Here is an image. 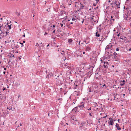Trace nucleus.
<instances>
[{"label": "nucleus", "mask_w": 131, "mask_h": 131, "mask_svg": "<svg viewBox=\"0 0 131 131\" xmlns=\"http://www.w3.org/2000/svg\"><path fill=\"white\" fill-rule=\"evenodd\" d=\"M49 75H50V76H52L53 75L52 73H50Z\"/></svg>", "instance_id": "nucleus-34"}, {"label": "nucleus", "mask_w": 131, "mask_h": 131, "mask_svg": "<svg viewBox=\"0 0 131 131\" xmlns=\"http://www.w3.org/2000/svg\"><path fill=\"white\" fill-rule=\"evenodd\" d=\"M117 54L115 52H114L113 55V56H114V58L116 59L117 57Z\"/></svg>", "instance_id": "nucleus-8"}, {"label": "nucleus", "mask_w": 131, "mask_h": 131, "mask_svg": "<svg viewBox=\"0 0 131 131\" xmlns=\"http://www.w3.org/2000/svg\"><path fill=\"white\" fill-rule=\"evenodd\" d=\"M84 104L83 103H81V104L80 105H79L78 106L79 108H83L84 107Z\"/></svg>", "instance_id": "nucleus-11"}, {"label": "nucleus", "mask_w": 131, "mask_h": 131, "mask_svg": "<svg viewBox=\"0 0 131 131\" xmlns=\"http://www.w3.org/2000/svg\"><path fill=\"white\" fill-rule=\"evenodd\" d=\"M93 17H94V16H93V17H91V19L92 20H93Z\"/></svg>", "instance_id": "nucleus-55"}, {"label": "nucleus", "mask_w": 131, "mask_h": 131, "mask_svg": "<svg viewBox=\"0 0 131 131\" xmlns=\"http://www.w3.org/2000/svg\"><path fill=\"white\" fill-rule=\"evenodd\" d=\"M78 86V85L77 84H76L75 85V86L74 87V89H77V87Z\"/></svg>", "instance_id": "nucleus-26"}, {"label": "nucleus", "mask_w": 131, "mask_h": 131, "mask_svg": "<svg viewBox=\"0 0 131 131\" xmlns=\"http://www.w3.org/2000/svg\"><path fill=\"white\" fill-rule=\"evenodd\" d=\"M125 80H123L122 81H121V82H123V83H125Z\"/></svg>", "instance_id": "nucleus-37"}, {"label": "nucleus", "mask_w": 131, "mask_h": 131, "mask_svg": "<svg viewBox=\"0 0 131 131\" xmlns=\"http://www.w3.org/2000/svg\"><path fill=\"white\" fill-rule=\"evenodd\" d=\"M110 120V121L109 122H114V119H113L112 118H110L109 119Z\"/></svg>", "instance_id": "nucleus-18"}, {"label": "nucleus", "mask_w": 131, "mask_h": 131, "mask_svg": "<svg viewBox=\"0 0 131 131\" xmlns=\"http://www.w3.org/2000/svg\"><path fill=\"white\" fill-rule=\"evenodd\" d=\"M113 16H111V20H112L113 19Z\"/></svg>", "instance_id": "nucleus-43"}, {"label": "nucleus", "mask_w": 131, "mask_h": 131, "mask_svg": "<svg viewBox=\"0 0 131 131\" xmlns=\"http://www.w3.org/2000/svg\"><path fill=\"white\" fill-rule=\"evenodd\" d=\"M23 37H25V34H24L23 35Z\"/></svg>", "instance_id": "nucleus-52"}, {"label": "nucleus", "mask_w": 131, "mask_h": 131, "mask_svg": "<svg viewBox=\"0 0 131 131\" xmlns=\"http://www.w3.org/2000/svg\"><path fill=\"white\" fill-rule=\"evenodd\" d=\"M102 86L103 87H104V86H105V87H106V85L105 84H104L103 85H102Z\"/></svg>", "instance_id": "nucleus-41"}, {"label": "nucleus", "mask_w": 131, "mask_h": 131, "mask_svg": "<svg viewBox=\"0 0 131 131\" xmlns=\"http://www.w3.org/2000/svg\"><path fill=\"white\" fill-rule=\"evenodd\" d=\"M114 3H111V5H114Z\"/></svg>", "instance_id": "nucleus-46"}, {"label": "nucleus", "mask_w": 131, "mask_h": 131, "mask_svg": "<svg viewBox=\"0 0 131 131\" xmlns=\"http://www.w3.org/2000/svg\"><path fill=\"white\" fill-rule=\"evenodd\" d=\"M98 106H99V107H101V108H102V106H101V105H99Z\"/></svg>", "instance_id": "nucleus-59"}, {"label": "nucleus", "mask_w": 131, "mask_h": 131, "mask_svg": "<svg viewBox=\"0 0 131 131\" xmlns=\"http://www.w3.org/2000/svg\"><path fill=\"white\" fill-rule=\"evenodd\" d=\"M108 123L110 124H109L110 125H113V124H114V122H108Z\"/></svg>", "instance_id": "nucleus-14"}, {"label": "nucleus", "mask_w": 131, "mask_h": 131, "mask_svg": "<svg viewBox=\"0 0 131 131\" xmlns=\"http://www.w3.org/2000/svg\"><path fill=\"white\" fill-rule=\"evenodd\" d=\"M125 84V83H120V85L121 86H123Z\"/></svg>", "instance_id": "nucleus-27"}, {"label": "nucleus", "mask_w": 131, "mask_h": 131, "mask_svg": "<svg viewBox=\"0 0 131 131\" xmlns=\"http://www.w3.org/2000/svg\"><path fill=\"white\" fill-rule=\"evenodd\" d=\"M80 11H81L82 9H83V8L85 6L83 4H81V3H80Z\"/></svg>", "instance_id": "nucleus-6"}, {"label": "nucleus", "mask_w": 131, "mask_h": 131, "mask_svg": "<svg viewBox=\"0 0 131 131\" xmlns=\"http://www.w3.org/2000/svg\"><path fill=\"white\" fill-rule=\"evenodd\" d=\"M114 5H115L116 7L117 8H119V5L120 4V3H119L118 2H117L115 1L114 2Z\"/></svg>", "instance_id": "nucleus-2"}, {"label": "nucleus", "mask_w": 131, "mask_h": 131, "mask_svg": "<svg viewBox=\"0 0 131 131\" xmlns=\"http://www.w3.org/2000/svg\"><path fill=\"white\" fill-rule=\"evenodd\" d=\"M120 39H122V40H123V36H122L120 37Z\"/></svg>", "instance_id": "nucleus-30"}, {"label": "nucleus", "mask_w": 131, "mask_h": 131, "mask_svg": "<svg viewBox=\"0 0 131 131\" xmlns=\"http://www.w3.org/2000/svg\"><path fill=\"white\" fill-rule=\"evenodd\" d=\"M75 101L73 102V104H75Z\"/></svg>", "instance_id": "nucleus-62"}, {"label": "nucleus", "mask_w": 131, "mask_h": 131, "mask_svg": "<svg viewBox=\"0 0 131 131\" xmlns=\"http://www.w3.org/2000/svg\"><path fill=\"white\" fill-rule=\"evenodd\" d=\"M15 13L17 14V15L18 16V17L20 15V14L19 12L18 13L17 12H16Z\"/></svg>", "instance_id": "nucleus-20"}, {"label": "nucleus", "mask_w": 131, "mask_h": 131, "mask_svg": "<svg viewBox=\"0 0 131 131\" xmlns=\"http://www.w3.org/2000/svg\"><path fill=\"white\" fill-rule=\"evenodd\" d=\"M112 45H108L105 48V50H106L107 49H109L110 48L112 47Z\"/></svg>", "instance_id": "nucleus-9"}, {"label": "nucleus", "mask_w": 131, "mask_h": 131, "mask_svg": "<svg viewBox=\"0 0 131 131\" xmlns=\"http://www.w3.org/2000/svg\"><path fill=\"white\" fill-rule=\"evenodd\" d=\"M85 50L86 51H89L91 49V47L89 46H85Z\"/></svg>", "instance_id": "nucleus-3"}, {"label": "nucleus", "mask_w": 131, "mask_h": 131, "mask_svg": "<svg viewBox=\"0 0 131 131\" xmlns=\"http://www.w3.org/2000/svg\"><path fill=\"white\" fill-rule=\"evenodd\" d=\"M84 19H83V20L82 21V24H83V22H84Z\"/></svg>", "instance_id": "nucleus-45"}, {"label": "nucleus", "mask_w": 131, "mask_h": 131, "mask_svg": "<svg viewBox=\"0 0 131 131\" xmlns=\"http://www.w3.org/2000/svg\"><path fill=\"white\" fill-rule=\"evenodd\" d=\"M19 46H18V45H17L16 46H15V48L16 49H17V48H19Z\"/></svg>", "instance_id": "nucleus-23"}, {"label": "nucleus", "mask_w": 131, "mask_h": 131, "mask_svg": "<svg viewBox=\"0 0 131 131\" xmlns=\"http://www.w3.org/2000/svg\"><path fill=\"white\" fill-rule=\"evenodd\" d=\"M19 43L20 44H21V45H22V46H21V47H22L24 45H23V43H21V42H19Z\"/></svg>", "instance_id": "nucleus-25"}, {"label": "nucleus", "mask_w": 131, "mask_h": 131, "mask_svg": "<svg viewBox=\"0 0 131 131\" xmlns=\"http://www.w3.org/2000/svg\"><path fill=\"white\" fill-rule=\"evenodd\" d=\"M116 124L115 127L116 128H117V129L119 130H121V128L119 126V124L117 123H116Z\"/></svg>", "instance_id": "nucleus-5"}, {"label": "nucleus", "mask_w": 131, "mask_h": 131, "mask_svg": "<svg viewBox=\"0 0 131 131\" xmlns=\"http://www.w3.org/2000/svg\"><path fill=\"white\" fill-rule=\"evenodd\" d=\"M52 32L53 33H54L55 32V30H54Z\"/></svg>", "instance_id": "nucleus-56"}, {"label": "nucleus", "mask_w": 131, "mask_h": 131, "mask_svg": "<svg viewBox=\"0 0 131 131\" xmlns=\"http://www.w3.org/2000/svg\"><path fill=\"white\" fill-rule=\"evenodd\" d=\"M123 97L124 98H125V97H124V96L125 95V94H124L123 95Z\"/></svg>", "instance_id": "nucleus-58"}, {"label": "nucleus", "mask_w": 131, "mask_h": 131, "mask_svg": "<svg viewBox=\"0 0 131 131\" xmlns=\"http://www.w3.org/2000/svg\"><path fill=\"white\" fill-rule=\"evenodd\" d=\"M104 65H105V64H106V62L105 61H104Z\"/></svg>", "instance_id": "nucleus-48"}, {"label": "nucleus", "mask_w": 131, "mask_h": 131, "mask_svg": "<svg viewBox=\"0 0 131 131\" xmlns=\"http://www.w3.org/2000/svg\"><path fill=\"white\" fill-rule=\"evenodd\" d=\"M94 67L93 66H90V67L89 68V69H90L91 70H93V68Z\"/></svg>", "instance_id": "nucleus-24"}, {"label": "nucleus", "mask_w": 131, "mask_h": 131, "mask_svg": "<svg viewBox=\"0 0 131 131\" xmlns=\"http://www.w3.org/2000/svg\"><path fill=\"white\" fill-rule=\"evenodd\" d=\"M49 74L47 75L46 76V78H49Z\"/></svg>", "instance_id": "nucleus-28"}, {"label": "nucleus", "mask_w": 131, "mask_h": 131, "mask_svg": "<svg viewBox=\"0 0 131 131\" xmlns=\"http://www.w3.org/2000/svg\"><path fill=\"white\" fill-rule=\"evenodd\" d=\"M98 31H97V32H96L95 34V36L97 37H99L100 36V35L98 33Z\"/></svg>", "instance_id": "nucleus-15"}, {"label": "nucleus", "mask_w": 131, "mask_h": 131, "mask_svg": "<svg viewBox=\"0 0 131 131\" xmlns=\"http://www.w3.org/2000/svg\"><path fill=\"white\" fill-rule=\"evenodd\" d=\"M60 24L61 25V27H62L63 26V24H62L61 23Z\"/></svg>", "instance_id": "nucleus-53"}, {"label": "nucleus", "mask_w": 131, "mask_h": 131, "mask_svg": "<svg viewBox=\"0 0 131 131\" xmlns=\"http://www.w3.org/2000/svg\"><path fill=\"white\" fill-rule=\"evenodd\" d=\"M75 20V18H74V17L73 18H72V21H73Z\"/></svg>", "instance_id": "nucleus-36"}, {"label": "nucleus", "mask_w": 131, "mask_h": 131, "mask_svg": "<svg viewBox=\"0 0 131 131\" xmlns=\"http://www.w3.org/2000/svg\"><path fill=\"white\" fill-rule=\"evenodd\" d=\"M9 30L7 29V31L6 32V35H5L6 36H7V35L8 34V33L9 32Z\"/></svg>", "instance_id": "nucleus-16"}, {"label": "nucleus", "mask_w": 131, "mask_h": 131, "mask_svg": "<svg viewBox=\"0 0 131 131\" xmlns=\"http://www.w3.org/2000/svg\"><path fill=\"white\" fill-rule=\"evenodd\" d=\"M2 34H4V32L3 31H2L1 30V32L0 34V35H1Z\"/></svg>", "instance_id": "nucleus-31"}, {"label": "nucleus", "mask_w": 131, "mask_h": 131, "mask_svg": "<svg viewBox=\"0 0 131 131\" xmlns=\"http://www.w3.org/2000/svg\"><path fill=\"white\" fill-rule=\"evenodd\" d=\"M75 3H76V4H78L79 5L80 4V3H78V2H75Z\"/></svg>", "instance_id": "nucleus-33"}, {"label": "nucleus", "mask_w": 131, "mask_h": 131, "mask_svg": "<svg viewBox=\"0 0 131 131\" xmlns=\"http://www.w3.org/2000/svg\"><path fill=\"white\" fill-rule=\"evenodd\" d=\"M91 110V107H90L89 109H88V110Z\"/></svg>", "instance_id": "nucleus-49"}, {"label": "nucleus", "mask_w": 131, "mask_h": 131, "mask_svg": "<svg viewBox=\"0 0 131 131\" xmlns=\"http://www.w3.org/2000/svg\"><path fill=\"white\" fill-rule=\"evenodd\" d=\"M109 53H110V55H108V56L110 57L111 56L113 55L112 54V52H110Z\"/></svg>", "instance_id": "nucleus-29"}, {"label": "nucleus", "mask_w": 131, "mask_h": 131, "mask_svg": "<svg viewBox=\"0 0 131 131\" xmlns=\"http://www.w3.org/2000/svg\"><path fill=\"white\" fill-rule=\"evenodd\" d=\"M49 46V44L47 46V47H48Z\"/></svg>", "instance_id": "nucleus-64"}, {"label": "nucleus", "mask_w": 131, "mask_h": 131, "mask_svg": "<svg viewBox=\"0 0 131 131\" xmlns=\"http://www.w3.org/2000/svg\"><path fill=\"white\" fill-rule=\"evenodd\" d=\"M73 40L72 39H68V42L70 44H71L72 43Z\"/></svg>", "instance_id": "nucleus-10"}, {"label": "nucleus", "mask_w": 131, "mask_h": 131, "mask_svg": "<svg viewBox=\"0 0 131 131\" xmlns=\"http://www.w3.org/2000/svg\"><path fill=\"white\" fill-rule=\"evenodd\" d=\"M101 37H102V39H101V40H99V41H101V42H102V41H103V40H103V38H102L103 36H102Z\"/></svg>", "instance_id": "nucleus-32"}, {"label": "nucleus", "mask_w": 131, "mask_h": 131, "mask_svg": "<svg viewBox=\"0 0 131 131\" xmlns=\"http://www.w3.org/2000/svg\"><path fill=\"white\" fill-rule=\"evenodd\" d=\"M107 115H106L105 116L103 117V118H106L107 117Z\"/></svg>", "instance_id": "nucleus-44"}, {"label": "nucleus", "mask_w": 131, "mask_h": 131, "mask_svg": "<svg viewBox=\"0 0 131 131\" xmlns=\"http://www.w3.org/2000/svg\"><path fill=\"white\" fill-rule=\"evenodd\" d=\"M117 36H118V37H119V34H117Z\"/></svg>", "instance_id": "nucleus-63"}, {"label": "nucleus", "mask_w": 131, "mask_h": 131, "mask_svg": "<svg viewBox=\"0 0 131 131\" xmlns=\"http://www.w3.org/2000/svg\"><path fill=\"white\" fill-rule=\"evenodd\" d=\"M116 50L117 51H118L119 50V49L118 48H117L116 49Z\"/></svg>", "instance_id": "nucleus-42"}, {"label": "nucleus", "mask_w": 131, "mask_h": 131, "mask_svg": "<svg viewBox=\"0 0 131 131\" xmlns=\"http://www.w3.org/2000/svg\"><path fill=\"white\" fill-rule=\"evenodd\" d=\"M96 4H96H95V3H93V5L94 6H95L96 5V4Z\"/></svg>", "instance_id": "nucleus-39"}, {"label": "nucleus", "mask_w": 131, "mask_h": 131, "mask_svg": "<svg viewBox=\"0 0 131 131\" xmlns=\"http://www.w3.org/2000/svg\"><path fill=\"white\" fill-rule=\"evenodd\" d=\"M72 120H73L74 121L73 122V124L74 125H76L77 124H79L80 123L79 122V121L77 120V119H76L75 118V119L74 118L72 119Z\"/></svg>", "instance_id": "nucleus-1"}, {"label": "nucleus", "mask_w": 131, "mask_h": 131, "mask_svg": "<svg viewBox=\"0 0 131 131\" xmlns=\"http://www.w3.org/2000/svg\"><path fill=\"white\" fill-rule=\"evenodd\" d=\"M25 41L24 40L23 41V43H25Z\"/></svg>", "instance_id": "nucleus-60"}, {"label": "nucleus", "mask_w": 131, "mask_h": 131, "mask_svg": "<svg viewBox=\"0 0 131 131\" xmlns=\"http://www.w3.org/2000/svg\"><path fill=\"white\" fill-rule=\"evenodd\" d=\"M7 27H8L9 29L10 30L11 29V26L10 25H8Z\"/></svg>", "instance_id": "nucleus-19"}, {"label": "nucleus", "mask_w": 131, "mask_h": 131, "mask_svg": "<svg viewBox=\"0 0 131 131\" xmlns=\"http://www.w3.org/2000/svg\"><path fill=\"white\" fill-rule=\"evenodd\" d=\"M55 26H55V25H53V26H52V27H53V28H54V27H55Z\"/></svg>", "instance_id": "nucleus-54"}, {"label": "nucleus", "mask_w": 131, "mask_h": 131, "mask_svg": "<svg viewBox=\"0 0 131 131\" xmlns=\"http://www.w3.org/2000/svg\"><path fill=\"white\" fill-rule=\"evenodd\" d=\"M95 1H96V3L97 4L98 3L99 0H95Z\"/></svg>", "instance_id": "nucleus-38"}, {"label": "nucleus", "mask_w": 131, "mask_h": 131, "mask_svg": "<svg viewBox=\"0 0 131 131\" xmlns=\"http://www.w3.org/2000/svg\"><path fill=\"white\" fill-rule=\"evenodd\" d=\"M6 89V88H4L3 89V91H4V90H5Z\"/></svg>", "instance_id": "nucleus-40"}, {"label": "nucleus", "mask_w": 131, "mask_h": 131, "mask_svg": "<svg viewBox=\"0 0 131 131\" xmlns=\"http://www.w3.org/2000/svg\"><path fill=\"white\" fill-rule=\"evenodd\" d=\"M79 5L78 4V5H77L76 6V9H77V11H80V7H79V6H78Z\"/></svg>", "instance_id": "nucleus-12"}, {"label": "nucleus", "mask_w": 131, "mask_h": 131, "mask_svg": "<svg viewBox=\"0 0 131 131\" xmlns=\"http://www.w3.org/2000/svg\"><path fill=\"white\" fill-rule=\"evenodd\" d=\"M91 74H92L91 72L90 71L88 72L86 74L87 77V78H89L90 77Z\"/></svg>", "instance_id": "nucleus-7"}, {"label": "nucleus", "mask_w": 131, "mask_h": 131, "mask_svg": "<svg viewBox=\"0 0 131 131\" xmlns=\"http://www.w3.org/2000/svg\"><path fill=\"white\" fill-rule=\"evenodd\" d=\"M101 65H100V67H99L98 68V70H99V69L100 70V69H101Z\"/></svg>", "instance_id": "nucleus-35"}, {"label": "nucleus", "mask_w": 131, "mask_h": 131, "mask_svg": "<svg viewBox=\"0 0 131 131\" xmlns=\"http://www.w3.org/2000/svg\"><path fill=\"white\" fill-rule=\"evenodd\" d=\"M38 45L39 47H41V46H42V42H41L40 44H38Z\"/></svg>", "instance_id": "nucleus-21"}, {"label": "nucleus", "mask_w": 131, "mask_h": 131, "mask_svg": "<svg viewBox=\"0 0 131 131\" xmlns=\"http://www.w3.org/2000/svg\"><path fill=\"white\" fill-rule=\"evenodd\" d=\"M95 107H97V106H98L99 105H102V104H100V103H99L97 104L96 103H95Z\"/></svg>", "instance_id": "nucleus-13"}, {"label": "nucleus", "mask_w": 131, "mask_h": 131, "mask_svg": "<svg viewBox=\"0 0 131 131\" xmlns=\"http://www.w3.org/2000/svg\"><path fill=\"white\" fill-rule=\"evenodd\" d=\"M4 70L5 71L6 70V68H4Z\"/></svg>", "instance_id": "nucleus-51"}, {"label": "nucleus", "mask_w": 131, "mask_h": 131, "mask_svg": "<svg viewBox=\"0 0 131 131\" xmlns=\"http://www.w3.org/2000/svg\"><path fill=\"white\" fill-rule=\"evenodd\" d=\"M86 124V122H83L82 123H81V125L82 126H83L84 125Z\"/></svg>", "instance_id": "nucleus-17"}, {"label": "nucleus", "mask_w": 131, "mask_h": 131, "mask_svg": "<svg viewBox=\"0 0 131 131\" xmlns=\"http://www.w3.org/2000/svg\"><path fill=\"white\" fill-rule=\"evenodd\" d=\"M48 33L47 32H45L44 34V35H47Z\"/></svg>", "instance_id": "nucleus-50"}, {"label": "nucleus", "mask_w": 131, "mask_h": 131, "mask_svg": "<svg viewBox=\"0 0 131 131\" xmlns=\"http://www.w3.org/2000/svg\"><path fill=\"white\" fill-rule=\"evenodd\" d=\"M30 120L31 121H32V120H33V119L32 118H30Z\"/></svg>", "instance_id": "nucleus-57"}, {"label": "nucleus", "mask_w": 131, "mask_h": 131, "mask_svg": "<svg viewBox=\"0 0 131 131\" xmlns=\"http://www.w3.org/2000/svg\"><path fill=\"white\" fill-rule=\"evenodd\" d=\"M103 66L104 68H108V67L107 66V65L106 64V65H103Z\"/></svg>", "instance_id": "nucleus-22"}, {"label": "nucleus", "mask_w": 131, "mask_h": 131, "mask_svg": "<svg viewBox=\"0 0 131 131\" xmlns=\"http://www.w3.org/2000/svg\"><path fill=\"white\" fill-rule=\"evenodd\" d=\"M89 115L91 116H92V115L91 114V113H89Z\"/></svg>", "instance_id": "nucleus-47"}, {"label": "nucleus", "mask_w": 131, "mask_h": 131, "mask_svg": "<svg viewBox=\"0 0 131 131\" xmlns=\"http://www.w3.org/2000/svg\"><path fill=\"white\" fill-rule=\"evenodd\" d=\"M78 108V107H76L73 108L72 110V112L74 113H76L77 111V109Z\"/></svg>", "instance_id": "nucleus-4"}, {"label": "nucleus", "mask_w": 131, "mask_h": 131, "mask_svg": "<svg viewBox=\"0 0 131 131\" xmlns=\"http://www.w3.org/2000/svg\"><path fill=\"white\" fill-rule=\"evenodd\" d=\"M3 73V74H5V71H4Z\"/></svg>", "instance_id": "nucleus-61"}]
</instances>
